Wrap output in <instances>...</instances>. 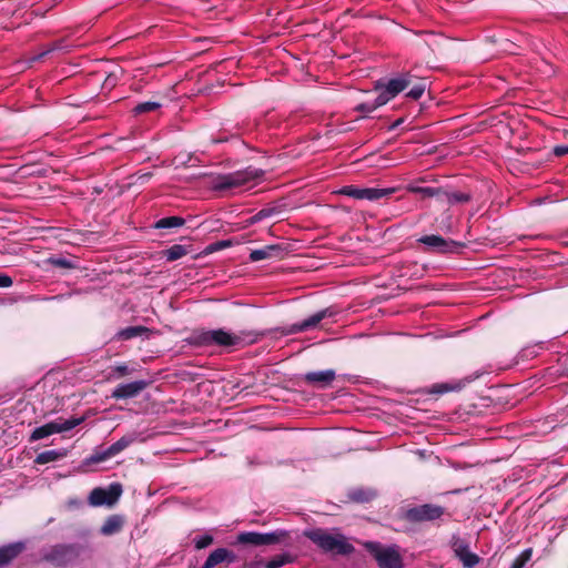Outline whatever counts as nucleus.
<instances>
[{
  "mask_svg": "<svg viewBox=\"0 0 568 568\" xmlns=\"http://www.w3.org/2000/svg\"><path fill=\"white\" fill-rule=\"evenodd\" d=\"M151 176H152L151 172L138 174L136 182L142 184V183L146 182Z\"/></svg>",
  "mask_w": 568,
  "mask_h": 568,
  "instance_id": "79ce46f5",
  "label": "nucleus"
},
{
  "mask_svg": "<svg viewBox=\"0 0 568 568\" xmlns=\"http://www.w3.org/2000/svg\"><path fill=\"white\" fill-rule=\"evenodd\" d=\"M213 537L211 535H203L194 539L195 548L203 549L213 544Z\"/></svg>",
  "mask_w": 568,
  "mask_h": 568,
  "instance_id": "4c0bfd02",
  "label": "nucleus"
},
{
  "mask_svg": "<svg viewBox=\"0 0 568 568\" xmlns=\"http://www.w3.org/2000/svg\"><path fill=\"white\" fill-rule=\"evenodd\" d=\"M426 82L424 80L418 81L413 88L407 92V97L413 100H418L426 90Z\"/></svg>",
  "mask_w": 568,
  "mask_h": 568,
  "instance_id": "72a5a7b5",
  "label": "nucleus"
},
{
  "mask_svg": "<svg viewBox=\"0 0 568 568\" xmlns=\"http://www.w3.org/2000/svg\"><path fill=\"white\" fill-rule=\"evenodd\" d=\"M202 568H213V567H206V561H205L204 565L202 566Z\"/></svg>",
  "mask_w": 568,
  "mask_h": 568,
  "instance_id": "49530a36",
  "label": "nucleus"
},
{
  "mask_svg": "<svg viewBox=\"0 0 568 568\" xmlns=\"http://www.w3.org/2000/svg\"><path fill=\"white\" fill-rule=\"evenodd\" d=\"M348 496L356 503H367L375 498L376 491L371 488H355L349 491Z\"/></svg>",
  "mask_w": 568,
  "mask_h": 568,
  "instance_id": "5701e85b",
  "label": "nucleus"
},
{
  "mask_svg": "<svg viewBox=\"0 0 568 568\" xmlns=\"http://www.w3.org/2000/svg\"><path fill=\"white\" fill-rule=\"evenodd\" d=\"M292 561V557L287 554L277 555L265 565V568H281L287 562Z\"/></svg>",
  "mask_w": 568,
  "mask_h": 568,
  "instance_id": "c756f323",
  "label": "nucleus"
},
{
  "mask_svg": "<svg viewBox=\"0 0 568 568\" xmlns=\"http://www.w3.org/2000/svg\"><path fill=\"white\" fill-rule=\"evenodd\" d=\"M408 191L418 193L423 197H433V196H442L443 191L442 189L436 187H424V186H408Z\"/></svg>",
  "mask_w": 568,
  "mask_h": 568,
  "instance_id": "bb28decb",
  "label": "nucleus"
},
{
  "mask_svg": "<svg viewBox=\"0 0 568 568\" xmlns=\"http://www.w3.org/2000/svg\"><path fill=\"white\" fill-rule=\"evenodd\" d=\"M285 204L276 203L268 205L260 210L256 214L246 220V225H253L261 222L262 220L280 216L284 211Z\"/></svg>",
  "mask_w": 568,
  "mask_h": 568,
  "instance_id": "dca6fc26",
  "label": "nucleus"
},
{
  "mask_svg": "<svg viewBox=\"0 0 568 568\" xmlns=\"http://www.w3.org/2000/svg\"><path fill=\"white\" fill-rule=\"evenodd\" d=\"M52 265L62 267V268H71L73 267V264L71 261L67 258H52L51 260Z\"/></svg>",
  "mask_w": 568,
  "mask_h": 568,
  "instance_id": "58836bf2",
  "label": "nucleus"
},
{
  "mask_svg": "<svg viewBox=\"0 0 568 568\" xmlns=\"http://www.w3.org/2000/svg\"><path fill=\"white\" fill-rule=\"evenodd\" d=\"M304 536L317 545L323 551L335 555H349L355 549L346 537L339 532H328L322 528L308 529L304 531Z\"/></svg>",
  "mask_w": 568,
  "mask_h": 568,
  "instance_id": "f257e3e1",
  "label": "nucleus"
},
{
  "mask_svg": "<svg viewBox=\"0 0 568 568\" xmlns=\"http://www.w3.org/2000/svg\"><path fill=\"white\" fill-rule=\"evenodd\" d=\"M444 514V508L437 505L425 504L409 508L406 511V518L409 521L435 520Z\"/></svg>",
  "mask_w": 568,
  "mask_h": 568,
  "instance_id": "9b49d317",
  "label": "nucleus"
},
{
  "mask_svg": "<svg viewBox=\"0 0 568 568\" xmlns=\"http://www.w3.org/2000/svg\"><path fill=\"white\" fill-rule=\"evenodd\" d=\"M382 105L383 104H377V98H376L374 101H366L364 103L358 104L356 106V110L359 112L371 113Z\"/></svg>",
  "mask_w": 568,
  "mask_h": 568,
  "instance_id": "c9c22d12",
  "label": "nucleus"
},
{
  "mask_svg": "<svg viewBox=\"0 0 568 568\" xmlns=\"http://www.w3.org/2000/svg\"><path fill=\"white\" fill-rule=\"evenodd\" d=\"M343 194L348 195L351 197L363 200L364 189H359L353 185L345 186L342 191Z\"/></svg>",
  "mask_w": 568,
  "mask_h": 568,
  "instance_id": "e433bc0d",
  "label": "nucleus"
},
{
  "mask_svg": "<svg viewBox=\"0 0 568 568\" xmlns=\"http://www.w3.org/2000/svg\"><path fill=\"white\" fill-rule=\"evenodd\" d=\"M12 285V278L6 274H0V287H9Z\"/></svg>",
  "mask_w": 568,
  "mask_h": 568,
  "instance_id": "a19ab883",
  "label": "nucleus"
},
{
  "mask_svg": "<svg viewBox=\"0 0 568 568\" xmlns=\"http://www.w3.org/2000/svg\"><path fill=\"white\" fill-rule=\"evenodd\" d=\"M280 252H282V247L280 245H267L263 248L253 250L250 253V260L252 262H258L262 260L271 258Z\"/></svg>",
  "mask_w": 568,
  "mask_h": 568,
  "instance_id": "aec40b11",
  "label": "nucleus"
},
{
  "mask_svg": "<svg viewBox=\"0 0 568 568\" xmlns=\"http://www.w3.org/2000/svg\"><path fill=\"white\" fill-rule=\"evenodd\" d=\"M146 332L148 329L143 326H130L119 331L115 336L118 339L128 341L141 336Z\"/></svg>",
  "mask_w": 568,
  "mask_h": 568,
  "instance_id": "393cba45",
  "label": "nucleus"
},
{
  "mask_svg": "<svg viewBox=\"0 0 568 568\" xmlns=\"http://www.w3.org/2000/svg\"><path fill=\"white\" fill-rule=\"evenodd\" d=\"M452 547L457 557L462 556L469 549L468 542L458 536H454L452 539Z\"/></svg>",
  "mask_w": 568,
  "mask_h": 568,
  "instance_id": "7c9ffc66",
  "label": "nucleus"
},
{
  "mask_svg": "<svg viewBox=\"0 0 568 568\" xmlns=\"http://www.w3.org/2000/svg\"><path fill=\"white\" fill-rule=\"evenodd\" d=\"M83 420H84L83 417H72V418L64 419V420L59 418L57 420L47 423V424L33 429V432L30 435V442H37L42 438L49 437L53 434H60V433L71 430L72 428L82 424Z\"/></svg>",
  "mask_w": 568,
  "mask_h": 568,
  "instance_id": "39448f33",
  "label": "nucleus"
},
{
  "mask_svg": "<svg viewBox=\"0 0 568 568\" xmlns=\"http://www.w3.org/2000/svg\"><path fill=\"white\" fill-rule=\"evenodd\" d=\"M418 242L427 247V251L433 253H455L458 252L464 245L453 240H446L439 235H425L418 239Z\"/></svg>",
  "mask_w": 568,
  "mask_h": 568,
  "instance_id": "1a4fd4ad",
  "label": "nucleus"
},
{
  "mask_svg": "<svg viewBox=\"0 0 568 568\" xmlns=\"http://www.w3.org/2000/svg\"><path fill=\"white\" fill-rule=\"evenodd\" d=\"M202 568H213V567H206V561H205L204 565L202 566Z\"/></svg>",
  "mask_w": 568,
  "mask_h": 568,
  "instance_id": "de8ad7c7",
  "label": "nucleus"
},
{
  "mask_svg": "<svg viewBox=\"0 0 568 568\" xmlns=\"http://www.w3.org/2000/svg\"><path fill=\"white\" fill-rule=\"evenodd\" d=\"M554 154L556 156H564L568 154V144L567 145H557L554 148Z\"/></svg>",
  "mask_w": 568,
  "mask_h": 568,
  "instance_id": "ea45409f",
  "label": "nucleus"
},
{
  "mask_svg": "<svg viewBox=\"0 0 568 568\" xmlns=\"http://www.w3.org/2000/svg\"><path fill=\"white\" fill-rule=\"evenodd\" d=\"M160 106H161V104L159 102H153V101L142 102V103H139L134 108V112L136 114L146 113V112L154 111V110L159 109Z\"/></svg>",
  "mask_w": 568,
  "mask_h": 568,
  "instance_id": "f704fd0d",
  "label": "nucleus"
},
{
  "mask_svg": "<svg viewBox=\"0 0 568 568\" xmlns=\"http://www.w3.org/2000/svg\"><path fill=\"white\" fill-rule=\"evenodd\" d=\"M442 196L445 197V201L448 204L465 203V202H468L470 200V195L469 194L462 193V192L447 193V192L443 191V195Z\"/></svg>",
  "mask_w": 568,
  "mask_h": 568,
  "instance_id": "cd10ccee",
  "label": "nucleus"
},
{
  "mask_svg": "<svg viewBox=\"0 0 568 568\" xmlns=\"http://www.w3.org/2000/svg\"><path fill=\"white\" fill-rule=\"evenodd\" d=\"M286 536L287 532L284 530H275L265 534L256 531H245L237 535L236 542L253 546L274 545L282 542L286 538Z\"/></svg>",
  "mask_w": 568,
  "mask_h": 568,
  "instance_id": "0eeeda50",
  "label": "nucleus"
},
{
  "mask_svg": "<svg viewBox=\"0 0 568 568\" xmlns=\"http://www.w3.org/2000/svg\"><path fill=\"white\" fill-rule=\"evenodd\" d=\"M263 174V170L248 166L241 171L214 178L212 181V189L214 191H226L245 186L250 182L261 179Z\"/></svg>",
  "mask_w": 568,
  "mask_h": 568,
  "instance_id": "f03ea898",
  "label": "nucleus"
},
{
  "mask_svg": "<svg viewBox=\"0 0 568 568\" xmlns=\"http://www.w3.org/2000/svg\"><path fill=\"white\" fill-rule=\"evenodd\" d=\"M136 440V435L134 433L124 435L119 440L113 443L110 447H108L104 450L95 452L93 455H91L88 459V464H97L104 462L111 457L116 456L121 452H123L125 448H128L131 444H133Z\"/></svg>",
  "mask_w": 568,
  "mask_h": 568,
  "instance_id": "9d476101",
  "label": "nucleus"
},
{
  "mask_svg": "<svg viewBox=\"0 0 568 568\" xmlns=\"http://www.w3.org/2000/svg\"><path fill=\"white\" fill-rule=\"evenodd\" d=\"M146 386L148 383L142 379L126 384H120L113 389L111 397L115 399L133 398L136 397L142 390H144Z\"/></svg>",
  "mask_w": 568,
  "mask_h": 568,
  "instance_id": "4468645a",
  "label": "nucleus"
},
{
  "mask_svg": "<svg viewBox=\"0 0 568 568\" xmlns=\"http://www.w3.org/2000/svg\"><path fill=\"white\" fill-rule=\"evenodd\" d=\"M458 558L462 560L464 567L466 568H474L479 562V557L476 554L469 551V549Z\"/></svg>",
  "mask_w": 568,
  "mask_h": 568,
  "instance_id": "473e14b6",
  "label": "nucleus"
},
{
  "mask_svg": "<svg viewBox=\"0 0 568 568\" xmlns=\"http://www.w3.org/2000/svg\"><path fill=\"white\" fill-rule=\"evenodd\" d=\"M124 520L119 515H112L108 517L104 524L101 526V534L104 536H111L118 534L123 527Z\"/></svg>",
  "mask_w": 568,
  "mask_h": 568,
  "instance_id": "6ab92c4d",
  "label": "nucleus"
},
{
  "mask_svg": "<svg viewBox=\"0 0 568 568\" xmlns=\"http://www.w3.org/2000/svg\"><path fill=\"white\" fill-rule=\"evenodd\" d=\"M122 494L120 484H111L108 488H94L89 495V504L94 507L113 506Z\"/></svg>",
  "mask_w": 568,
  "mask_h": 568,
  "instance_id": "6e6552de",
  "label": "nucleus"
},
{
  "mask_svg": "<svg viewBox=\"0 0 568 568\" xmlns=\"http://www.w3.org/2000/svg\"><path fill=\"white\" fill-rule=\"evenodd\" d=\"M26 548L22 541L13 542L0 547V568L7 566L10 561L17 558Z\"/></svg>",
  "mask_w": 568,
  "mask_h": 568,
  "instance_id": "f3484780",
  "label": "nucleus"
},
{
  "mask_svg": "<svg viewBox=\"0 0 568 568\" xmlns=\"http://www.w3.org/2000/svg\"><path fill=\"white\" fill-rule=\"evenodd\" d=\"M439 387H440V388H439V389H437V392H438V393H444V392L449 390V388L447 387V385H442V386H439Z\"/></svg>",
  "mask_w": 568,
  "mask_h": 568,
  "instance_id": "a18cd8bd",
  "label": "nucleus"
},
{
  "mask_svg": "<svg viewBox=\"0 0 568 568\" xmlns=\"http://www.w3.org/2000/svg\"><path fill=\"white\" fill-rule=\"evenodd\" d=\"M412 74L403 73L397 78L390 79L387 83L381 81L376 83L375 89L379 91L377 95V104H386L398 93L404 91L412 83Z\"/></svg>",
  "mask_w": 568,
  "mask_h": 568,
  "instance_id": "423d86ee",
  "label": "nucleus"
},
{
  "mask_svg": "<svg viewBox=\"0 0 568 568\" xmlns=\"http://www.w3.org/2000/svg\"><path fill=\"white\" fill-rule=\"evenodd\" d=\"M395 192V189L364 187L363 200L377 201Z\"/></svg>",
  "mask_w": 568,
  "mask_h": 568,
  "instance_id": "b1692460",
  "label": "nucleus"
},
{
  "mask_svg": "<svg viewBox=\"0 0 568 568\" xmlns=\"http://www.w3.org/2000/svg\"><path fill=\"white\" fill-rule=\"evenodd\" d=\"M77 556L75 548L71 545H55L43 554L47 561L62 566L74 559Z\"/></svg>",
  "mask_w": 568,
  "mask_h": 568,
  "instance_id": "f8f14e48",
  "label": "nucleus"
},
{
  "mask_svg": "<svg viewBox=\"0 0 568 568\" xmlns=\"http://www.w3.org/2000/svg\"><path fill=\"white\" fill-rule=\"evenodd\" d=\"M184 224V220L180 216H169V217H163L161 220H159L156 223H155V227L156 229H170V227H179V226H182Z\"/></svg>",
  "mask_w": 568,
  "mask_h": 568,
  "instance_id": "a878e982",
  "label": "nucleus"
},
{
  "mask_svg": "<svg viewBox=\"0 0 568 568\" xmlns=\"http://www.w3.org/2000/svg\"><path fill=\"white\" fill-rule=\"evenodd\" d=\"M365 548L375 558L379 568H403V559L397 546L385 547L376 541H367Z\"/></svg>",
  "mask_w": 568,
  "mask_h": 568,
  "instance_id": "7ed1b4c3",
  "label": "nucleus"
},
{
  "mask_svg": "<svg viewBox=\"0 0 568 568\" xmlns=\"http://www.w3.org/2000/svg\"><path fill=\"white\" fill-rule=\"evenodd\" d=\"M114 371L119 374V376H124L129 373V368L126 365H118Z\"/></svg>",
  "mask_w": 568,
  "mask_h": 568,
  "instance_id": "37998d69",
  "label": "nucleus"
},
{
  "mask_svg": "<svg viewBox=\"0 0 568 568\" xmlns=\"http://www.w3.org/2000/svg\"><path fill=\"white\" fill-rule=\"evenodd\" d=\"M67 456V452L61 449V450H45V452H42L40 453L37 457H36V463L37 464H40V465H43V464H48V463H52V462H57L59 459H62Z\"/></svg>",
  "mask_w": 568,
  "mask_h": 568,
  "instance_id": "4be33fe9",
  "label": "nucleus"
},
{
  "mask_svg": "<svg viewBox=\"0 0 568 568\" xmlns=\"http://www.w3.org/2000/svg\"><path fill=\"white\" fill-rule=\"evenodd\" d=\"M229 245H230V242H227V241H223V242H220V243L215 244L216 247H226Z\"/></svg>",
  "mask_w": 568,
  "mask_h": 568,
  "instance_id": "c03bdc74",
  "label": "nucleus"
},
{
  "mask_svg": "<svg viewBox=\"0 0 568 568\" xmlns=\"http://www.w3.org/2000/svg\"><path fill=\"white\" fill-rule=\"evenodd\" d=\"M333 315H334V312L331 308L322 310V311L311 315L308 318L302 321L301 323L293 324L287 329V334H296L300 332L308 331V329L317 326V324L322 320H324L326 317H331Z\"/></svg>",
  "mask_w": 568,
  "mask_h": 568,
  "instance_id": "2eb2a0df",
  "label": "nucleus"
},
{
  "mask_svg": "<svg viewBox=\"0 0 568 568\" xmlns=\"http://www.w3.org/2000/svg\"><path fill=\"white\" fill-rule=\"evenodd\" d=\"M532 550L530 548L525 549L511 564L510 568H524L526 564L531 559Z\"/></svg>",
  "mask_w": 568,
  "mask_h": 568,
  "instance_id": "2f4dec72",
  "label": "nucleus"
},
{
  "mask_svg": "<svg viewBox=\"0 0 568 568\" xmlns=\"http://www.w3.org/2000/svg\"><path fill=\"white\" fill-rule=\"evenodd\" d=\"M70 48H71V45H69L64 40L55 41V42L49 44L43 51H41L40 53L32 57L31 61L32 62L40 61L44 57H47L48 54H50L52 52H69Z\"/></svg>",
  "mask_w": 568,
  "mask_h": 568,
  "instance_id": "412c9836",
  "label": "nucleus"
},
{
  "mask_svg": "<svg viewBox=\"0 0 568 568\" xmlns=\"http://www.w3.org/2000/svg\"><path fill=\"white\" fill-rule=\"evenodd\" d=\"M336 378L334 369H325L317 372H308L303 376V381L313 387L318 389H325L332 385Z\"/></svg>",
  "mask_w": 568,
  "mask_h": 568,
  "instance_id": "ddd939ff",
  "label": "nucleus"
},
{
  "mask_svg": "<svg viewBox=\"0 0 568 568\" xmlns=\"http://www.w3.org/2000/svg\"><path fill=\"white\" fill-rule=\"evenodd\" d=\"M186 248L183 245L175 244L165 251L168 261H176L186 254Z\"/></svg>",
  "mask_w": 568,
  "mask_h": 568,
  "instance_id": "c85d7f7f",
  "label": "nucleus"
},
{
  "mask_svg": "<svg viewBox=\"0 0 568 568\" xmlns=\"http://www.w3.org/2000/svg\"><path fill=\"white\" fill-rule=\"evenodd\" d=\"M236 560V556L233 551L226 548H217L210 554L206 559V567H214L224 561L234 562Z\"/></svg>",
  "mask_w": 568,
  "mask_h": 568,
  "instance_id": "a211bd4d",
  "label": "nucleus"
},
{
  "mask_svg": "<svg viewBox=\"0 0 568 568\" xmlns=\"http://www.w3.org/2000/svg\"><path fill=\"white\" fill-rule=\"evenodd\" d=\"M195 341L197 344L203 346L217 345L223 347H232L240 345L242 343V337L239 334L219 328L201 332L195 337Z\"/></svg>",
  "mask_w": 568,
  "mask_h": 568,
  "instance_id": "20e7f679",
  "label": "nucleus"
}]
</instances>
